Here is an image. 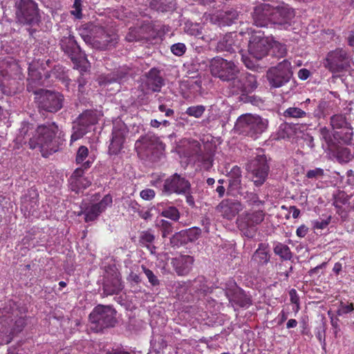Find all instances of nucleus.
Returning <instances> with one entry per match:
<instances>
[{
  "label": "nucleus",
  "mask_w": 354,
  "mask_h": 354,
  "mask_svg": "<svg viewBox=\"0 0 354 354\" xmlns=\"http://www.w3.org/2000/svg\"><path fill=\"white\" fill-rule=\"evenodd\" d=\"M320 135L330 146L329 142L331 141L330 131L326 127H322L319 129Z\"/></svg>",
  "instance_id": "63"
},
{
  "label": "nucleus",
  "mask_w": 354,
  "mask_h": 354,
  "mask_svg": "<svg viewBox=\"0 0 354 354\" xmlns=\"http://www.w3.org/2000/svg\"><path fill=\"white\" fill-rule=\"evenodd\" d=\"M241 60L248 69L257 72L262 71L263 67L257 63L258 59L254 60L250 56L242 54Z\"/></svg>",
  "instance_id": "46"
},
{
  "label": "nucleus",
  "mask_w": 354,
  "mask_h": 354,
  "mask_svg": "<svg viewBox=\"0 0 354 354\" xmlns=\"http://www.w3.org/2000/svg\"><path fill=\"white\" fill-rule=\"evenodd\" d=\"M330 221V216H329L326 220H322L321 221H317L315 223L314 227L317 229H324L326 228Z\"/></svg>",
  "instance_id": "64"
},
{
  "label": "nucleus",
  "mask_w": 354,
  "mask_h": 354,
  "mask_svg": "<svg viewBox=\"0 0 354 354\" xmlns=\"http://www.w3.org/2000/svg\"><path fill=\"white\" fill-rule=\"evenodd\" d=\"M112 196L110 194H106L99 203L90 205V221L95 220L100 214L106 210L108 206L112 205Z\"/></svg>",
  "instance_id": "31"
},
{
  "label": "nucleus",
  "mask_w": 354,
  "mask_h": 354,
  "mask_svg": "<svg viewBox=\"0 0 354 354\" xmlns=\"http://www.w3.org/2000/svg\"><path fill=\"white\" fill-rule=\"evenodd\" d=\"M155 239L154 234L149 230H145L140 232L138 242L140 246L146 248L151 254H154L156 250L153 245Z\"/></svg>",
  "instance_id": "34"
},
{
  "label": "nucleus",
  "mask_w": 354,
  "mask_h": 354,
  "mask_svg": "<svg viewBox=\"0 0 354 354\" xmlns=\"http://www.w3.org/2000/svg\"><path fill=\"white\" fill-rule=\"evenodd\" d=\"M60 45L62 49L70 56L73 55L76 48H79L74 38L71 37L62 39ZM71 59L74 61L75 58L71 57Z\"/></svg>",
  "instance_id": "40"
},
{
  "label": "nucleus",
  "mask_w": 354,
  "mask_h": 354,
  "mask_svg": "<svg viewBox=\"0 0 354 354\" xmlns=\"http://www.w3.org/2000/svg\"><path fill=\"white\" fill-rule=\"evenodd\" d=\"M136 149L141 159L153 162L160 159L165 151V145L159 137L149 132L136 141Z\"/></svg>",
  "instance_id": "3"
},
{
  "label": "nucleus",
  "mask_w": 354,
  "mask_h": 354,
  "mask_svg": "<svg viewBox=\"0 0 354 354\" xmlns=\"http://www.w3.org/2000/svg\"><path fill=\"white\" fill-rule=\"evenodd\" d=\"M140 197L145 201L152 200L155 196V191L152 189H145L140 192Z\"/></svg>",
  "instance_id": "62"
},
{
  "label": "nucleus",
  "mask_w": 354,
  "mask_h": 354,
  "mask_svg": "<svg viewBox=\"0 0 354 354\" xmlns=\"http://www.w3.org/2000/svg\"><path fill=\"white\" fill-rule=\"evenodd\" d=\"M196 153L198 155L197 160L201 162V166L205 170L208 171L212 168L214 160L211 152L202 153L196 151Z\"/></svg>",
  "instance_id": "42"
},
{
  "label": "nucleus",
  "mask_w": 354,
  "mask_h": 354,
  "mask_svg": "<svg viewBox=\"0 0 354 354\" xmlns=\"http://www.w3.org/2000/svg\"><path fill=\"white\" fill-rule=\"evenodd\" d=\"M77 68L80 71V77L78 79V92L80 97L86 93V84H87V69L86 66H82L79 64H76Z\"/></svg>",
  "instance_id": "37"
},
{
  "label": "nucleus",
  "mask_w": 354,
  "mask_h": 354,
  "mask_svg": "<svg viewBox=\"0 0 354 354\" xmlns=\"http://www.w3.org/2000/svg\"><path fill=\"white\" fill-rule=\"evenodd\" d=\"M72 15L75 16L77 19H81L82 17V1L75 0L73 10H71Z\"/></svg>",
  "instance_id": "57"
},
{
  "label": "nucleus",
  "mask_w": 354,
  "mask_h": 354,
  "mask_svg": "<svg viewBox=\"0 0 354 354\" xmlns=\"http://www.w3.org/2000/svg\"><path fill=\"white\" fill-rule=\"evenodd\" d=\"M205 106L203 105L192 106L187 109L185 113L196 118H201L205 111Z\"/></svg>",
  "instance_id": "49"
},
{
  "label": "nucleus",
  "mask_w": 354,
  "mask_h": 354,
  "mask_svg": "<svg viewBox=\"0 0 354 354\" xmlns=\"http://www.w3.org/2000/svg\"><path fill=\"white\" fill-rule=\"evenodd\" d=\"M246 170L251 175L250 178L256 187L261 186L266 180L270 167L264 154L257 155L246 165Z\"/></svg>",
  "instance_id": "10"
},
{
  "label": "nucleus",
  "mask_w": 354,
  "mask_h": 354,
  "mask_svg": "<svg viewBox=\"0 0 354 354\" xmlns=\"http://www.w3.org/2000/svg\"><path fill=\"white\" fill-rule=\"evenodd\" d=\"M129 77V71L126 69L118 70L107 75H100L97 78L100 85L106 86L113 82L121 84L125 81Z\"/></svg>",
  "instance_id": "29"
},
{
  "label": "nucleus",
  "mask_w": 354,
  "mask_h": 354,
  "mask_svg": "<svg viewBox=\"0 0 354 354\" xmlns=\"http://www.w3.org/2000/svg\"><path fill=\"white\" fill-rule=\"evenodd\" d=\"M236 35L233 33L226 34L217 44L216 49L218 51H225L229 53L240 52L239 41L235 39Z\"/></svg>",
  "instance_id": "26"
},
{
  "label": "nucleus",
  "mask_w": 354,
  "mask_h": 354,
  "mask_svg": "<svg viewBox=\"0 0 354 354\" xmlns=\"http://www.w3.org/2000/svg\"><path fill=\"white\" fill-rule=\"evenodd\" d=\"M228 187L227 188V195H243L241 184L242 171L239 167L234 166L227 174Z\"/></svg>",
  "instance_id": "22"
},
{
  "label": "nucleus",
  "mask_w": 354,
  "mask_h": 354,
  "mask_svg": "<svg viewBox=\"0 0 354 354\" xmlns=\"http://www.w3.org/2000/svg\"><path fill=\"white\" fill-rule=\"evenodd\" d=\"M88 168V160L84 162L82 167L77 168L71 176V183L77 189L84 190L88 186V180L85 176V170Z\"/></svg>",
  "instance_id": "25"
},
{
  "label": "nucleus",
  "mask_w": 354,
  "mask_h": 354,
  "mask_svg": "<svg viewBox=\"0 0 354 354\" xmlns=\"http://www.w3.org/2000/svg\"><path fill=\"white\" fill-rule=\"evenodd\" d=\"M149 28L150 26L145 25L140 27L130 28L129 32L126 36L127 41L132 42L147 40L149 39V35L146 33V31Z\"/></svg>",
  "instance_id": "33"
},
{
  "label": "nucleus",
  "mask_w": 354,
  "mask_h": 354,
  "mask_svg": "<svg viewBox=\"0 0 354 354\" xmlns=\"http://www.w3.org/2000/svg\"><path fill=\"white\" fill-rule=\"evenodd\" d=\"M194 258L189 255H181L173 259L175 271L180 276L187 274L192 270Z\"/></svg>",
  "instance_id": "28"
},
{
  "label": "nucleus",
  "mask_w": 354,
  "mask_h": 354,
  "mask_svg": "<svg viewBox=\"0 0 354 354\" xmlns=\"http://www.w3.org/2000/svg\"><path fill=\"white\" fill-rule=\"evenodd\" d=\"M175 5V0H150L149 1L151 9L162 12L174 10Z\"/></svg>",
  "instance_id": "35"
},
{
  "label": "nucleus",
  "mask_w": 354,
  "mask_h": 354,
  "mask_svg": "<svg viewBox=\"0 0 354 354\" xmlns=\"http://www.w3.org/2000/svg\"><path fill=\"white\" fill-rule=\"evenodd\" d=\"M122 284L120 278V274L113 272L111 276L108 274L105 277L103 284L104 294L106 296L118 295L122 289Z\"/></svg>",
  "instance_id": "24"
},
{
  "label": "nucleus",
  "mask_w": 354,
  "mask_h": 354,
  "mask_svg": "<svg viewBox=\"0 0 354 354\" xmlns=\"http://www.w3.org/2000/svg\"><path fill=\"white\" fill-rule=\"evenodd\" d=\"M272 24L283 26L285 28L290 26V21L295 16L293 8L287 4H283L277 7L272 6Z\"/></svg>",
  "instance_id": "16"
},
{
  "label": "nucleus",
  "mask_w": 354,
  "mask_h": 354,
  "mask_svg": "<svg viewBox=\"0 0 354 354\" xmlns=\"http://www.w3.org/2000/svg\"><path fill=\"white\" fill-rule=\"evenodd\" d=\"M274 253L280 257L282 260L288 261L292 258L290 248L283 243H277L273 248Z\"/></svg>",
  "instance_id": "39"
},
{
  "label": "nucleus",
  "mask_w": 354,
  "mask_h": 354,
  "mask_svg": "<svg viewBox=\"0 0 354 354\" xmlns=\"http://www.w3.org/2000/svg\"><path fill=\"white\" fill-rule=\"evenodd\" d=\"M192 189L191 183L185 177L175 173L167 178L163 184L162 192L166 195L187 194Z\"/></svg>",
  "instance_id": "14"
},
{
  "label": "nucleus",
  "mask_w": 354,
  "mask_h": 354,
  "mask_svg": "<svg viewBox=\"0 0 354 354\" xmlns=\"http://www.w3.org/2000/svg\"><path fill=\"white\" fill-rule=\"evenodd\" d=\"M118 36L112 30H106L102 26L90 27V45L98 50L113 48L118 43Z\"/></svg>",
  "instance_id": "9"
},
{
  "label": "nucleus",
  "mask_w": 354,
  "mask_h": 354,
  "mask_svg": "<svg viewBox=\"0 0 354 354\" xmlns=\"http://www.w3.org/2000/svg\"><path fill=\"white\" fill-rule=\"evenodd\" d=\"M33 93L37 95L36 99L40 110L56 113L62 108L64 96L59 92L39 89Z\"/></svg>",
  "instance_id": "11"
},
{
  "label": "nucleus",
  "mask_w": 354,
  "mask_h": 354,
  "mask_svg": "<svg viewBox=\"0 0 354 354\" xmlns=\"http://www.w3.org/2000/svg\"><path fill=\"white\" fill-rule=\"evenodd\" d=\"M160 215L163 217L168 218L174 221H178L180 218V212L174 206H169L163 209Z\"/></svg>",
  "instance_id": "47"
},
{
  "label": "nucleus",
  "mask_w": 354,
  "mask_h": 354,
  "mask_svg": "<svg viewBox=\"0 0 354 354\" xmlns=\"http://www.w3.org/2000/svg\"><path fill=\"white\" fill-rule=\"evenodd\" d=\"M116 311L109 306L98 305L90 313V330L95 333L113 327L117 322Z\"/></svg>",
  "instance_id": "5"
},
{
  "label": "nucleus",
  "mask_w": 354,
  "mask_h": 354,
  "mask_svg": "<svg viewBox=\"0 0 354 354\" xmlns=\"http://www.w3.org/2000/svg\"><path fill=\"white\" fill-rule=\"evenodd\" d=\"M291 63L283 59L275 66L270 67L266 72V78L270 88H281L288 83L292 77Z\"/></svg>",
  "instance_id": "7"
},
{
  "label": "nucleus",
  "mask_w": 354,
  "mask_h": 354,
  "mask_svg": "<svg viewBox=\"0 0 354 354\" xmlns=\"http://www.w3.org/2000/svg\"><path fill=\"white\" fill-rule=\"evenodd\" d=\"M127 133V127L124 124L114 126L112 132V139L109 147V154L116 155L121 151Z\"/></svg>",
  "instance_id": "21"
},
{
  "label": "nucleus",
  "mask_w": 354,
  "mask_h": 354,
  "mask_svg": "<svg viewBox=\"0 0 354 354\" xmlns=\"http://www.w3.org/2000/svg\"><path fill=\"white\" fill-rule=\"evenodd\" d=\"M141 268L152 286H157L160 285V280L158 279L157 276L154 274L152 270L146 268L144 265H142Z\"/></svg>",
  "instance_id": "51"
},
{
  "label": "nucleus",
  "mask_w": 354,
  "mask_h": 354,
  "mask_svg": "<svg viewBox=\"0 0 354 354\" xmlns=\"http://www.w3.org/2000/svg\"><path fill=\"white\" fill-rule=\"evenodd\" d=\"M354 309L353 304H345L343 302H341L340 306L337 310V314L339 316L343 315L344 314H347Z\"/></svg>",
  "instance_id": "61"
},
{
  "label": "nucleus",
  "mask_w": 354,
  "mask_h": 354,
  "mask_svg": "<svg viewBox=\"0 0 354 354\" xmlns=\"http://www.w3.org/2000/svg\"><path fill=\"white\" fill-rule=\"evenodd\" d=\"M351 196H348L344 191H338L336 194H333V200L336 203L346 205L348 203Z\"/></svg>",
  "instance_id": "55"
},
{
  "label": "nucleus",
  "mask_w": 354,
  "mask_h": 354,
  "mask_svg": "<svg viewBox=\"0 0 354 354\" xmlns=\"http://www.w3.org/2000/svg\"><path fill=\"white\" fill-rule=\"evenodd\" d=\"M270 259V254L268 249V245L261 243L258 248L254 252L251 258V263L254 266H263L267 265Z\"/></svg>",
  "instance_id": "27"
},
{
  "label": "nucleus",
  "mask_w": 354,
  "mask_h": 354,
  "mask_svg": "<svg viewBox=\"0 0 354 354\" xmlns=\"http://www.w3.org/2000/svg\"><path fill=\"white\" fill-rule=\"evenodd\" d=\"M73 132L71 136V143L82 138L88 131V111H84L73 122Z\"/></svg>",
  "instance_id": "23"
},
{
  "label": "nucleus",
  "mask_w": 354,
  "mask_h": 354,
  "mask_svg": "<svg viewBox=\"0 0 354 354\" xmlns=\"http://www.w3.org/2000/svg\"><path fill=\"white\" fill-rule=\"evenodd\" d=\"M333 155L339 163H348L353 158L351 149L345 147H337Z\"/></svg>",
  "instance_id": "36"
},
{
  "label": "nucleus",
  "mask_w": 354,
  "mask_h": 354,
  "mask_svg": "<svg viewBox=\"0 0 354 354\" xmlns=\"http://www.w3.org/2000/svg\"><path fill=\"white\" fill-rule=\"evenodd\" d=\"M39 194L35 189L30 188L22 198L21 206L29 214L33 213L39 205Z\"/></svg>",
  "instance_id": "30"
},
{
  "label": "nucleus",
  "mask_w": 354,
  "mask_h": 354,
  "mask_svg": "<svg viewBox=\"0 0 354 354\" xmlns=\"http://www.w3.org/2000/svg\"><path fill=\"white\" fill-rule=\"evenodd\" d=\"M326 106V101L324 100H319L316 104V108L314 109L313 112L311 113V115H313L315 118H320L324 115Z\"/></svg>",
  "instance_id": "52"
},
{
  "label": "nucleus",
  "mask_w": 354,
  "mask_h": 354,
  "mask_svg": "<svg viewBox=\"0 0 354 354\" xmlns=\"http://www.w3.org/2000/svg\"><path fill=\"white\" fill-rule=\"evenodd\" d=\"M324 175V171L322 168H315L306 172V177L310 179H319Z\"/></svg>",
  "instance_id": "56"
},
{
  "label": "nucleus",
  "mask_w": 354,
  "mask_h": 354,
  "mask_svg": "<svg viewBox=\"0 0 354 354\" xmlns=\"http://www.w3.org/2000/svg\"><path fill=\"white\" fill-rule=\"evenodd\" d=\"M58 131V126L54 122L39 125L35 134L30 139V147H38L44 157L57 151L63 142V139L57 136Z\"/></svg>",
  "instance_id": "2"
},
{
  "label": "nucleus",
  "mask_w": 354,
  "mask_h": 354,
  "mask_svg": "<svg viewBox=\"0 0 354 354\" xmlns=\"http://www.w3.org/2000/svg\"><path fill=\"white\" fill-rule=\"evenodd\" d=\"M283 116L286 118L294 119L310 118L311 113L310 108L306 106L304 108L291 106L284 111Z\"/></svg>",
  "instance_id": "32"
},
{
  "label": "nucleus",
  "mask_w": 354,
  "mask_h": 354,
  "mask_svg": "<svg viewBox=\"0 0 354 354\" xmlns=\"http://www.w3.org/2000/svg\"><path fill=\"white\" fill-rule=\"evenodd\" d=\"M186 32L191 35L195 36L196 37L204 39L201 29L198 27V25H192L187 28Z\"/></svg>",
  "instance_id": "60"
},
{
  "label": "nucleus",
  "mask_w": 354,
  "mask_h": 354,
  "mask_svg": "<svg viewBox=\"0 0 354 354\" xmlns=\"http://www.w3.org/2000/svg\"><path fill=\"white\" fill-rule=\"evenodd\" d=\"M164 84L165 80L161 76L160 71L153 68L145 75V80L141 86L143 92L148 94L160 92Z\"/></svg>",
  "instance_id": "17"
},
{
  "label": "nucleus",
  "mask_w": 354,
  "mask_h": 354,
  "mask_svg": "<svg viewBox=\"0 0 354 354\" xmlns=\"http://www.w3.org/2000/svg\"><path fill=\"white\" fill-rule=\"evenodd\" d=\"M243 209L242 203L236 199H224L216 207V210L222 216L228 220L232 219Z\"/></svg>",
  "instance_id": "20"
},
{
  "label": "nucleus",
  "mask_w": 354,
  "mask_h": 354,
  "mask_svg": "<svg viewBox=\"0 0 354 354\" xmlns=\"http://www.w3.org/2000/svg\"><path fill=\"white\" fill-rule=\"evenodd\" d=\"M156 225L160 232L162 238L167 237L173 232L172 223L164 219L157 221Z\"/></svg>",
  "instance_id": "44"
},
{
  "label": "nucleus",
  "mask_w": 354,
  "mask_h": 354,
  "mask_svg": "<svg viewBox=\"0 0 354 354\" xmlns=\"http://www.w3.org/2000/svg\"><path fill=\"white\" fill-rule=\"evenodd\" d=\"M351 57L344 48L330 50L324 59V67L332 73L347 71L351 68Z\"/></svg>",
  "instance_id": "6"
},
{
  "label": "nucleus",
  "mask_w": 354,
  "mask_h": 354,
  "mask_svg": "<svg viewBox=\"0 0 354 354\" xmlns=\"http://www.w3.org/2000/svg\"><path fill=\"white\" fill-rule=\"evenodd\" d=\"M191 288L195 292L202 291L205 292L207 286L204 282L203 277H198L195 279L190 285Z\"/></svg>",
  "instance_id": "53"
},
{
  "label": "nucleus",
  "mask_w": 354,
  "mask_h": 354,
  "mask_svg": "<svg viewBox=\"0 0 354 354\" xmlns=\"http://www.w3.org/2000/svg\"><path fill=\"white\" fill-rule=\"evenodd\" d=\"M264 218L265 212L263 210L245 212L237 218L238 228L243 236L248 239H253L257 234V226L263 221Z\"/></svg>",
  "instance_id": "8"
},
{
  "label": "nucleus",
  "mask_w": 354,
  "mask_h": 354,
  "mask_svg": "<svg viewBox=\"0 0 354 354\" xmlns=\"http://www.w3.org/2000/svg\"><path fill=\"white\" fill-rule=\"evenodd\" d=\"M209 70L213 77L228 83L232 95H245L258 86L257 77L248 73H241L239 66L232 60L215 57L209 62Z\"/></svg>",
  "instance_id": "1"
},
{
  "label": "nucleus",
  "mask_w": 354,
  "mask_h": 354,
  "mask_svg": "<svg viewBox=\"0 0 354 354\" xmlns=\"http://www.w3.org/2000/svg\"><path fill=\"white\" fill-rule=\"evenodd\" d=\"M185 230L189 242H193L197 240L201 234V230L198 227H192Z\"/></svg>",
  "instance_id": "54"
},
{
  "label": "nucleus",
  "mask_w": 354,
  "mask_h": 354,
  "mask_svg": "<svg viewBox=\"0 0 354 354\" xmlns=\"http://www.w3.org/2000/svg\"><path fill=\"white\" fill-rule=\"evenodd\" d=\"M221 16L223 22L230 26L238 19L239 13L236 10L230 9L225 10Z\"/></svg>",
  "instance_id": "48"
},
{
  "label": "nucleus",
  "mask_w": 354,
  "mask_h": 354,
  "mask_svg": "<svg viewBox=\"0 0 354 354\" xmlns=\"http://www.w3.org/2000/svg\"><path fill=\"white\" fill-rule=\"evenodd\" d=\"M268 120L259 115L246 113L239 116L235 127L241 133L256 138L268 129Z\"/></svg>",
  "instance_id": "4"
},
{
  "label": "nucleus",
  "mask_w": 354,
  "mask_h": 354,
  "mask_svg": "<svg viewBox=\"0 0 354 354\" xmlns=\"http://www.w3.org/2000/svg\"><path fill=\"white\" fill-rule=\"evenodd\" d=\"M270 48L268 38L259 35H252L248 43V53L253 58L260 60L268 55Z\"/></svg>",
  "instance_id": "15"
},
{
  "label": "nucleus",
  "mask_w": 354,
  "mask_h": 354,
  "mask_svg": "<svg viewBox=\"0 0 354 354\" xmlns=\"http://www.w3.org/2000/svg\"><path fill=\"white\" fill-rule=\"evenodd\" d=\"M272 6L261 3L254 8L252 19L254 24L259 27H268L272 24Z\"/></svg>",
  "instance_id": "19"
},
{
  "label": "nucleus",
  "mask_w": 354,
  "mask_h": 354,
  "mask_svg": "<svg viewBox=\"0 0 354 354\" xmlns=\"http://www.w3.org/2000/svg\"><path fill=\"white\" fill-rule=\"evenodd\" d=\"M171 50L174 55L181 56L185 53L186 46L183 43H177L171 46Z\"/></svg>",
  "instance_id": "59"
},
{
  "label": "nucleus",
  "mask_w": 354,
  "mask_h": 354,
  "mask_svg": "<svg viewBox=\"0 0 354 354\" xmlns=\"http://www.w3.org/2000/svg\"><path fill=\"white\" fill-rule=\"evenodd\" d=\"M88 155V149L85 146H81L77 153L76 162L82 163Z\"/></svg>",
  "instance_id": "58"
},
{
  "label": "nucleus",
  "mask_w": 354,
  "mask_h": 354,
  "mask_svg": "<svg viewBox=\"0 0 354 354\" xmlns=\"http://www.w3.org/2000/svg\"><path fill=\"white\" fill-rule=\"evenodd\" d=\"M326 330V320L324 316L322 315L319 320L317 322L315 328V335L320 343L325 344Z\"/></svg>",
  "instance_id": "41"
},
{
  "label": "nucleus",
  "mask_w": 354,
  "mask_h": 354,
  "mask_svg": "<svg viewBox=\"0 0 354 354\" xmlns=\"http://www.w3.org/2000/svg\"><path fill=\"white\" fill-rule=\"evenodd\" d=\"M189 243L185 230H181L174 234L170 238V244L172 247H179Z\"/></svg>",
  "instance_id": "43"
},
{
  "label": "nucleus",
  "mask_w": 354,
  "mask_h": 354,
  "mask_svg": "<svg viewBox=\"0 0 354 354\" xmlns=\"http://www.w3.org/2000/svg\"><path fill=\"white\" fill-rule=\"evenodd\" d=\"M16 8V18L19 23L32 26L39 21L38 6L33 0H20Z\"/></svg>",
  "instance_id": "12"
},
{
  "label": "nucleus",
  "mask_w": 354,
  "mask_h": 354,
  "mask_svg": "<svg viewBox=\"0 0 354 354\" xmlns=\"http://www.w3.org/2000/svg\"><path fill=\"white\" fill-rule=\"evenodd\" d=\"M330 124L335 130V138L342 141L346 145L351 143L353 130L351 124L346 121L344 115L342 114L333 115L330 118Z\"/></svg>",
  "instance_id": "13"
},
{
  "label": "nucleus",
  "mask_w": 354,
  "mask_h": 354,
  "mask_svg": "<svg viewBox=\"0 0 354 354\" xmlns=\"http://www.w3.org/2000/svg\"><path fill=\"white\" fill-rule=\"evenodd\" d=\"M245 202L250 206H259L264 203L263 201L259 199L257 194L254 192H246V195L244 196Z\"/></svg>",
  "instance_id": "50"
},
{
  "label": "nucleus",
  "mask_w": 354,
  "mask_h": 354,
  "mask_svg": "<svg viewBox=\"0 0 354 354\" xmlns=\"http://www.w3.org/2000/svg\"><path fill=\"white\" fill-rule=\"evenodd\" d=\"M41 75L35 69H30L28 72L27 90L28 91L33 92V87L37 85H41Z\"/></svg>",
  "instance_id": "38"
},
{
  "label": "nucleus",
  "mask_w": 354,
  "mask_h": 354,
  "mask_svg": "<svg viewBox=\"0 0 354 354\" xmlns=\"http://www.w3.org/2000/svg\"><path fill=\"white\" fill-rule=\"evenodd\" d=\"M225 294L228 298L230 303L234 307V306H236L241 308H244L252 304L251 299L235 283L226 288L225 290Z\"/></svg>",
  "instance_id": "18"
},
{
  "label": "nucleus",
  "mask_w": 354,
  "mask_h": 354,
  "mask_svg": "<svg viewBox=\"0 0 354 354\" xmlns=\"http://www.w3.org/2000/svg\"><path fill=\"white\" fill-rule=\"evenodd\" d=\"M270 52L273 57L281 58L286 55L287 49L284 44L278 41H274L272 44H270Z\"/></svg>",
  "instance_id": "45"
}]
</instances>
